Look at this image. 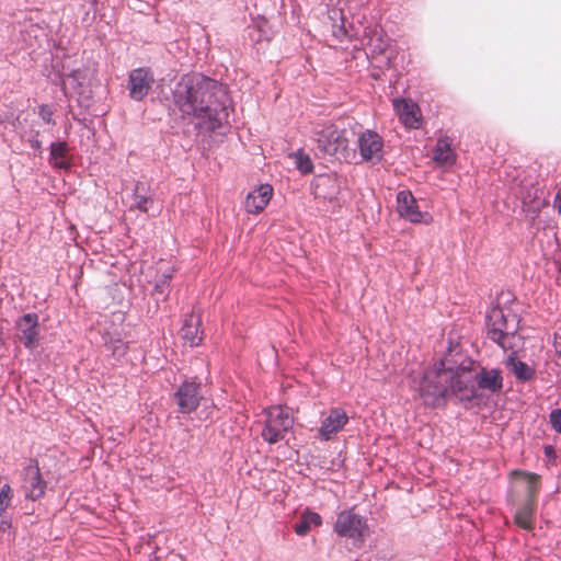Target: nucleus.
<instances>
[{
  "mask_svg": "<svg viewBox=\"0 0 561 561\" xmlns=\"http://www.w3.org/2000/svg\"><path fill=\"white\" fill-rule=\"evenodd\" d=\"M173 277L172 271L164 272L154 283L151 290V296H157L156 308H159L160 300L164 301L168 299L171 291V280Z\"/></svg>",
  "mask_w": 561,
  "mask_h": 561,
  "instance_id": "nucleus-22",
  "label": "nucleus"
},
{
  "mask_svg": "<svg viewBox=\"0 0 561 561\" xmlns=\"http://www.w3.org/2000/svg\"><path fill=\"white\" fill-rule=\"evenodd\" d=\"M154 77L150 68L137 67L128 72L127 90L128 96L135 102H141L149 94Z\"/></svg>",
  "mask_w": 561,
  "mask_h": 561,
  "instance_id": "nucleus-8",
  "label": "nucleus"
},
{
  "mask_svg": "<svg viewBox=\"0 0 561 561\" xmlns=\"http://www.w3.org/2000/svg\"><path fill=\"white\" fill-rule=\"evenodd\" d=\"M433 163L442 170H449L457 161V153L453 147V140L447 137H440L434 149L432 156Z\"/></svg>",
  "mask_w": 561,
  "mask_h": 561,
  "instance_id": "nucleus-15",
  "label": "nucleus"
},
{
  "mask_svg": "<svg viewBox=\"0 0 561 561\" xmlns=\"http://www.w3.org/2000/svg\"><path fill=\"white\" fill-rule=\"evenodd\" d=\"M396 209L400 218L413 224L421 222V210L411 191L402 190L398 192Z\"/></svg>",
  "mask_w": 561,
  "mask_h": 561,
  "instance_id": "nucleus-16",
  "label": "nucleus"
},
{
  "mask_svg": "<svg viewBox=\"0 0 561 561\" xmlns=\"http://www.w3.org/2000/svg\"><path fill=\"white\" fill-rule=\"evenodd\" d=\"M4 344L3 342V329L2 327L0 325V347Z\"/></svg>",
  "mask_w": 561,
  "mask_h": 561,
  "instance_id": "nucleus-44",
  "label": "nucleus"
},
{
  "mask_svg": "<svg viewBox=\"0 0 561 561\" xmlns=\"http://www.w3.org/2000/svg\"><path fill=\"white\" fill-rule=\"evenodd\" d=\"M553 207L558 210L559 214H561V188L556 194Z\"/></svg>",
  "mask_w": 561,
  "mask_h": 561,
  "instance_id": "nucleus-40",
  "label": "nucleus"
},
{
  "mask_svg": "<svg viewBox=\"0 0 561 561\" xmlns=\"http://www.w3.org/2000/svg\"><path fill=\"white\" fill-rule=\"evenodd\" d=\"M383 72H380L378 69H375L371 68V72H370V76L375 79V80H379L380 79V76L382 75Z\"/></svg>",
  "mask_w": 561,
  "mask_h": 561,
  "instance_id": "nucleus-42",
  "label": "nucleus"
},
{
  "mask_svg": "<svg viewBox=\"0 0 561 561\" xmlns=\"http://www.w3.org/2000/svg\"><path fill=\"white\" fill-rule=\"evenodd\" d=\"M13 496L14 493L11 485L9 483H4L0 488V515L7 513L8 508L12 503Z\"/></svg>",
  "mask_w": 561,
  "mask_h": 561,
  "instance_id": "nucleus-31",
  "label": "nucleus"
},
{
  "mask_svg": "<svg viewBox=\"0 0 561 561\" xmlns=\"http://www.w3.org/2000/svg\"><path fill=\"white\" fill-rule=\"evenodd\" d=\"M357 148L363 161L378 163L383 159V138L374 129L359 133Z\"/></svg>",
  "mask_w": 561,
  "mask_h": 561,
  "instance_id": "nucleus-9",
  "label": "nucleus"
},
{
  "mask_svg": "<svg viewBox=\"0 0 561 561\" xmlns=\"http://www.w3.org/2000/svg\"><path fill=\"white\" fill-rule=\"evenodd\" d=\"M447 350L442 357L438 358V365L431 371H470L473 362L462 354L459 344H454L450 340L447 342Z\"/></svg>",
  "mask_w": 561,
  "mask_h": 561,
  "instance_id": "nucleus-10",
  "label": "nucleus"
},
{
  "mask_svg": "<svg viewBox=\"0 0 561 561\" xmlns=\"http://www.w3.org/2000/svg\"><path fill=\"white\" fill-rule=\"evenodd\" d=\"M519 318L511 311L504 312L500 306L491 308L486 314L488 337L499 344L503 350L511 348L507 343L518 330Z\"/></svg>",
  "mask_w": 561,
  "mask_h": 561,
  "instance_id": "nucleus-4",
  "label": "nucleus"
},
{
  "mask_svg": "<svg viewBox=\"0 0 561 561\" xmlns=\"http://www.w3.org/2000/svg\"><path fill=\"white\" fill-rule=\"evenodd\" d=\"M289 157L294 159L296 169L300 172L301 175L311 174L313 172V161L310 158V156L305 152L302 148H299L296 151L291 152Z\"/></svg>",
  "mask_w": 561,
  "mask_h": 561,
  "instance_id": "nucleus-24",
  "label": "nucleus"
},
{
  "mask_svg": "<svg viewBox=\"0 0 561 561\" xmlns=\"http://www.w3.org/2000/svg\"><path fill=\"white\" fill-rule=\"evenodd\" d=\"M103 339L106 348L111 352V356L119 362L128 351V343L124 342L118 334H107V337L104 336Z\"/></svg>",
  "mask_w": 561,
  "mask_h": 561,
  "instance_id": "nucleus-23",
  "label": "nucleus"
},
{
  "mask_svg": "<svg viewBox=\"0 0 561 561\" xmlns=\"http://www.w3.org/2000/svg\"><path fill=\"white\" fill-rule=\"evenodd\" d=\"M266 25H267V21L264 20L260 24L249 26L248 33H249L250 38L255 43H260L262 41H270L271 32L266 28Z\"/></svg>",
  "mask_w": 561,
  "mask_h": 561,
  "instance_id": "nucleus-30",
  "label": "nucleus"
},
{
  "mask_svg": "<svg viewBox=\"0 0 561 561\" xmlns=\"http://www.w3.org/2000/svg\"><path fill=\"white\" fill-rule=\"evenodd\" d=\"M366 45V55L393 51L390 45V38L378 30L370 31Z\"/></svg>",
  "mask_w": 561,
  "mask_h": 561,
  "instance_id": "nucleus-21",
  "label": "nucleus"
},
{
  "mask_svg": "<svg viewBox=\"0 0 561 561\" xmlns=\"http://www.w3.org/2000/svg\"><path fill=\"white\" fill-rule=\"evenodd\" d=\"M5 118L7 117L2 113H0V125L5 122Z\"/></svg>",
  "mask_w": 561,
  "mask_h": 561,
  "instance_id": "nucleus-46",
  "label": "nucleus"
},
{
  "mask_svg": "<svg viewBox=\"0 0 561 561\" xmlns=\"http://www.w3.org/2000/svg\"><path fill=\"white\" fill-rule=\"evenodd\" d=\"M545 451H546V454L551 453L552 451V447L551 446L546 447Z\"/></svg>",
  "mask_w": 561,
  "mask_h": 561,
  "instance_id": "nucleus-48",
  "label": "nucleus"
},
{
  "mask_svg": "<svg viewBox=\"0 0 561 561\" xmlns=\"http://www.w3.org/2000/svg\"><path fill=\"white\" fill-rule=\"evenodd\" d=\"M536 507V502H533V500H525L524 503H522L515 512V524L525 530H533L535 526Z\"/></svg>",
  "mask_w": 561,
  "mask_h": 561,
  "instance_id": "nucleus-19",
  "label": "nucleus"
},
{
  "mask_svg": "<svg viewBox=\"0 0 561 561\" xmlns=\"http://www.w3.org/2000/svg\"><path fill=\"white\" fill-rule=\"evenodd\" d=\"M334 35L336 37H339V38L340 37H348L350 36L348 32H347V30L345 27V24H344V16L341 18V24L339 25L337 32H334Z\"/></svg>",
  "mask_w": 561,
  "mask_h": 561,
  "instance_id": "nucleus-39",
  "label": "nucleus"
},
{
  "mask_svg": "<svg viewBox=\"0 0 561 561\" xmlns=\"http://www.w3.org/2000/svg\"><path fill=\"white\" fill-rule=\"evenodd\" d=\"M367 57L369 59L370 67L374 68V70L378 69L380 72H385L392 66L394 55L393 51H388L367 55Z\"/></svg>",
  "mask_w": 561,
  "mask_h": 561,
  "instance_id": "nucleus-27",
  "label": "nucleus"
},
{
  "mask_svg": "<svg viewBox=\"0 0 561 561\" xmlns=\"http://www.w3.org/2000/svg\"><path fill=\"white\" fill-rule=\"evenodd\" d=\"M322 524V517L319 513L306 507L300 515L299 520L295 524L294 530L297 536H306L312 526L318 527Z\"/></svg>",
  "mask_w": 561,
  "mask_h": 561,
  "instance_id": "nucleus-20",
  "label": "nucleus"
},
{
  "mask_svg": "<svg viewBox=\"0 0 561 561\" xmlns=\"http://www.w3.org/2000/svg\"><path fill=\"white\" fill-rule=\"evenodd\" d=\"M39 130H33L30 137L27 138V144L34 150V156L42 157L44 149L42 146V141L38 138Z\"/></svg>",
  "mask_w": 561,
  "mask_h": 561,
  "instance_id": "nucleus-33",
  "label": "nucleus"
},
{
  "mask_svg": "<svg viewBox=\"0 0 561 561\" xmlns=\"http://www.w3.org/2000/svg\"><path fill=\"white\" fill-rule=\"evenodd\" d=\"M432 217L428 214L423 213V224H428Z\"/></svg>",
  "mask_w": 561,
  "mask_h": 561,
  "instance_id": "nucleus-43",
  "label": "nucleus"
},
{
  "mask_svg": "<svg viewBox=\"0 0 561 561\" xmlns=\"http://www.w3.org/2000/svg\"><path fill=\"white\" fill-rule=\"evenodd\" d=\"M38 116L46 124H51V125L56 124L54 121V111H53L51 106L48 104H41L38 106Z\"/></svg>",
  "mask_w": 561,
  "mask_h": 561,
  "instance_id": "nucleus-35",
  "label": "nucleus"
},
{
  "mask_svg": "<svg viewBox=\"0 0 561 561\" xmlns=\"http://www.w3.org/2000/svg\"><path fill=\"white\" fill-rule=\"evenodd\" d=\"M280 425L283 426V430L286 431L293 425V420H290L288 416H285L282 420Z\"/></svg>",
  "mask_w": 561,
  "mask_h": 561,
  "instance_id": "nucleus-41",
  "label": "nucleus"
},
{
  "mask_svg": "<svg viewBox=\"0 0 561 561\" xmlns=\"http://www.w3.org/2000/svg\"><path fill=\"white\" fill-rule=\"evenodd\" d=\"M262 437L270 444H276L283 439L284 435L278 427L267 423L262 430Z\"/></svg>",
  "mask_w": 561,
  "mask_h": 561,
  "instance_id": "nucleus-32",
  "label": "nucleus"
},
{
  "mask_svg": "<svg viewBox=\"0 0 561 561\" xmlns=\"http://www.w3.org/2000/svg\"><path fill=\"white\" fill-rule=\"evenodd\" d=\"M48 164L57 171L69 172L75 165L70 153V146L64 139L54 140L49 144Z\"/></svg>",
  "mask_w": 561,
  "mask_h": 561,
  "instance_id": "nucleus-13",
  "label": "nucleus"
},
{
  "mask_svg": "<svg viewBox=\"0 0 561 561\" xmlns=\"http://www.w3.org/2000/svg\"><path fill=\"white\" fill-rule=\"evenodd\" d=\"M513 474H519L524 478L526 483V499L533 500V502L537 503V494L539 491V476L535 473L514 471Z\"/></svg>",
  "mask_w": 561,
  "mask_h": 561,
  "instance_id": "nucleus-26",
  "label": "nucleus"
},
{
  "mask_svg": "<svg viewBox=\"0 0 561 561\" xmlns=\"http://www.w3.org/2000/svg\"><path fill=\"white\" fill-rule=\"evenodd\" d=\"M549 422L551 427L561 434V409H554L549 414Z\"/></svg>",
  "mask_w": 561,
  "mask_h": 561,
  "instance_id": "nucleus-36",
  "label": "nucleus"
},
{
  "mask_svg": "<svg viewBox=\"0 0 561 561\" xmlns=\"http://www.w3.org/2000/svg\"><path fill=\"white\" fill-rule=\"evenodd\" d=\"M148 561H158V558L156 556H153L152 558H149Z\"/></svg>",
  "mask_w": 561,
  "mask_h": 561,
  "instance_id": "nucleus-49",
  "label": "nucleus"
},
{
  "mask_svg": "<svg viewBox=\"0 0 561 561\" xmlns=\"http://www.w3.org/2000/svg\"><path fill=\"white\" fill-rule=\"evenodd\" d=\"M476 386L479 390H488L492 393L499 392L503 388V378L499 369L481 368L474 375Z\"/></svg>",
  "mask_w": 561,
  "mask_h": 561,
  "instance_id": "nucleus-18",
  "label": "nucleus"
},
{
  "mask_svg": "<svg viewBox=\"0 0 561 561\" xmlns=\"http://www.w3.org/2000/svg\"><path fill=\"white\" fill-rule=\"evenodd\" d=\"M178 412L186 415L195 412L202 400V382L198 377H184L172 394Z\"/></svg>",
  "mask_w": 561,
  "mask_h": 561,
  "instance_id": "nucleus-6",
  "label": "nucleus"
},
{
  "mask_svg": "<svg viewBox=\"0 0 561 561\" xmlns=\"http://www.w3.org/2000/svg\"><path fill=\"white\" fill-rule=\"evenodd\" d=\"M512 371L519 381H529L535 376V369L522 360H512Z\"/></svg>",
  "mask_w": 561,
  "mask_h": 561,
  "instance_id": "nucleus-28",
  "label": "nucleus"
},
{
  "mask_svg": "<svg viewBox=\"0 0 561 561\" xmlns=\"http://www.w3.org/2000/svg\"><path fill=\"white\" fill-rule=\"evenodd\" d=\"M333 530L339 537L353 539L354 542L360 543L369 535L367 518L356 513L353 507L337 513Z\"/></svg>",
  "mask_w": 561,
  "mask_h": 561,
  "instance_id": "nucleus-5",
  "label": "nucleus"
},
{
  "mask_svg": "<svg viewBox=\"0 0 561 561\" xmlns=\"http://www.w3.org/2000/svg\"><path fill=\"white\" fill-rule=\"evenodd\" d=\"M545 202L541 199L535 201L531 205L524 202L523 210L526 213V215L534 220L538 214L541 207H543Z\"/></svg>",
  "mask_w": 561,
  "mask_h": 561,
  "instance_id": "nucleus-34",
  "label": "nucleus"
},
{
  "mask_svg": "<svg viewBox=\"0 0 561 561\" xmlns=\"http://www.w3.org/2000/svg\"><path fill=\"white\" fill-rule=\"evenodd\" d=\"M469 373L427 371L423 375V405L439 407L449 396H455L460 401H471L478 398L474 376Z\"/></svg>",
  "mask_w": 561,
  "mask_h": 561,
  "instance_id": "nucleus-2",
  "label": "nucleus"
},
{
  "mask_svg": "<svg viewBox=\"0 0 561 561\" xmlns=\"http://www.w3.org/2000/svg\"><path fill=\"white\" fill-rule=\"evenodd\" d=\"M15 327L21 332V342L27 350H35L38 345L39 322L36 312H27L15 320Z\"/></svg>",
  "mask_w": 561,
  "mask_h": 561,
  "instance_id": "nucleus-12",
  "label": "nucleus"
},
{
  "mask_svg": "<svg viewBox=\"0 0 561 561\" xmlns=\"http://www.w3.org/2000/svg\"><path fill=\"white\" fill-rule=\"evenodd\" d=\"M20 478L25 489V500L35 502L45 495L47 481L43 477L37 458H28L23 463Z\"/></svg>",
  "mask_w": 561,
  "mask_h": 561,
  "instance_id": "nucleus-7",
  "label": "nucleus"
},
{
  "mask_svg": "<svg viewBox=\"0 0 561 561\" xmlns=\"http://www.w3.org/2000/svg\"><path fill=\"white\" fill-rule=\"evenodd\" d=\"M348 422L347 413L340 408L332 409L322 421L319 434L324 440H330L333 434L340 432Z\"/></svg>",
  "mask_w": 561,
  "mask_h": 561,
  "instance_id": "nucleus-17",
  "label": "nucleus"
},
{
  "mask_svg": "<svg viewBox=\"0 0 561 561\" xmlns=\"http://www.w3.org/2000/svg\"><path fill=\"white\" fill-rule=\"evenodd\" d=\"M146 186L142 183H137L135 185V190L131 194V198L135 202L134 205L130 206V209H138L140 213H148L149 207L153 204V199L150 195L140 194L139 190L145 191Z\"/></svg>",
  "mask_w": 561,
  "mask_h": 561,
  "instance_id": "nucleus-25",
  "label": "nucleus"
},
{
  "mask_svg": "<svg viewBox=\"0 0 561 561\" xmlns=\"http://www.w3.org/2000/svg\"><path fill=\"white\" fill-rule=\"evenodd\" d=\"M12 528V519L11 517L4 513L0 515V533H5L7 530Z\"/></svg>",
  "mask_w": 561,
  "mask_h": 561,
  "instance_id": "nucleus-38",
  "label": "nucleus"
},
{
  "mask_svg": "<svg viewBox=\"0 0 561 561\" xmlns=\"http://www.w3.org/2000/svg\"><path fill=\"white\" fill-rule=\"evenodd\" d=\"M171 103L197 136L230 127L233 101L228 87L202 72L183 73L171 88Z\"/></svg>",
  "mask_w": 561,
  "mask_h": 561,
  "instance_id": "nucleus-1",
  "label": "nucleus"
},
{
  "mask_svg": "<svg viewBox=\"0 0 561 561\" xmlns=\"http://www.w3.org/2000/svg\"><path fill=\"white\" fill-rule=\"evenodd\" d=\"M85 71L81 69H72L69 72L73 87H82L85 81Z\"/></svg>",
  "mask_w": 561,
  "mask_h": 561,
  "instance_id": "nucleus-37",
  "label": "nucleus"
},
{
  "mask_svg": "<svg viewBox=\"0 0 561 561\" xmlns=\"http://www.w3.org/2000/svg\"><path fill=\"white\" fill-rule=\"evenodd\" d=\"M392 108L405 129L421 128V107L416 101L411 98L396 96L392 99Z\"/></svg>",
  "mask_w": 561,
  "mask_h": 561,
  "instance_id": "nucleus-11",
  "label": "nucleus"
},
{
  "mask_svg": "<svg viewBox=\"0 0 561 561\" xmlns=\"http://www.w3.org/2000/svg\"><path fill=\"white\" fill-rule=\"evenodd\" d=\"M556 339L561 337V329H558V331L554 333Z\"/></svg>",
  "mask_w": 561,
  "mask_h": 561,
  "instance_id": "nucleus-47",
  "label": "nucleus"
},
{
  "mask_svg": "<svg viewBox=\"0 0 561 561\" xmlns=\"http://www.w3.org/2000/svg\"><path fill=\"white\" fill-rule=\"evenodd\" d=\"M414 390L416 394L421 396V383L419 386H415Z\"/></svg>",
  "mask_w": 561,
  "mask_h": 561,
  "instance_id": "nucleus-45",
  "label": "nucleus"
},
{
  "mask_svg": "<svg viewBox=\"0 0 561 561\" xmlns=\"http://www.w3.org/2000/svg\"><path fill=\"white\" fill-rule=\"evenodd\" d=\"M317 154L323 159H332L339 162L347 161L351 157L346 130L330 124L316 133Z\"/></svg>",
  "mask_w": 561,
  "mask_h": 561,
  "instance_id": "nucleus-3",
  "label": "nucleus"
},
{
  "mask_svg": "<svg viewBox=\"0 0 561 561\" xmlns=\"http://www.w3.org/2000/svg\"><path fill=\"white\" fill-rule=\"evenodd\" d=\"M198 327L199 321L193 325L187 322V320L184 321V324L181 329L182 331V337L188 342L190 346H197L202 342V336L198 335Z\"/></svg>",
  "mask_w": 561,
  "mask_h": 561,
  "instance_id": "nucleus-29",
  "label": "nucleus"
},
{
  "mask_svg": "<svg viewBox=\"0 0 561 561\" xmlns=\"http://www.w3.org/2000/svg\"><path fill=\"white\" fill-rule=\"evenodd\" d=\"M274 193L273 185L263 183L250 191L244 201V208L248 214L257 215L268 205Z\"/></svg>",
  "mask_w": 561,
  "mask_h": 561,
  "instance_id": "nucleus-14",
  "label": "nucleus"
}]
</instances>
